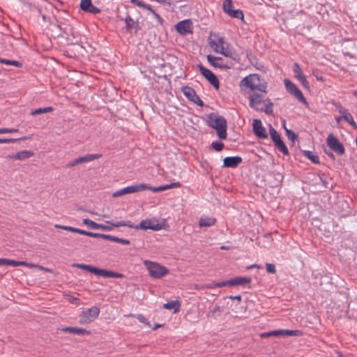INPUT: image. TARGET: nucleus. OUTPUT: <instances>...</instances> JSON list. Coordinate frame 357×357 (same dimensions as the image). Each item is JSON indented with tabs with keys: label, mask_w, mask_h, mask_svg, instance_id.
<instances>
[{
	"label": "nucleus",
	"mask_w": 357,
	"mask_h": 357,
	"mask_svg": "<svg viewBox=\"0 0 357 357\" xmlns=\"http://www.w3.org/2000/svg\"><path fill=\"white\" fill-rule=\"evenodd\" d=\"M240 86L243 89H249L252 91H259L267 93V84L266 82H261V77L257 74H250L244 77L240 82Z\"/></svg>",
	"instance_id": "obj_1"
},
{
	"label": "nucleus",
	"mask_w": 357,
	"mask_h": 357,
	"mask_svg": "<svg viewBox=\"0 0 357 357\" xmlns=\"http://www.w3.org/2000/svg\"><path fill=\"white\" fill-rule=\"evenodd\" d=\"M143 264L147 269L149 275L154 279H160L167 275L169 272L167 268L158 262L144 260Z\"/></svg>",
	"instance_id": "obj_2"
},
{
	"label": "nucleus",
	"mask_w": 357,
	"mask_h": 357,
	"mask_svg": "<svg viewBox=\"0 0 357 357\" xmlns=\"http://www.w3.org/2000/svg\"><path fill=\"white\" fill-rule=\"evenodd\" d=\"M208 123L216 130V134H227V121L222 116L214 113L210 114Z\"/></svg>",
	"instance_id": "obj_3"
},
{
	"label": "nucleus",
	"mask_w": 357,
	"mask_h": 357,
	"mask_svg": "<svg viewBox=\"0 0 357 357\" xmlns=\"http://www.w3.org/2000/svg\"><path fill=\"white\" fill-rule=\"evenodd\" d=\"M284 84L286 90L292 96H294L301 103L307 105V102L304 97L302 91L297 87V86L294 84L289 79H285L284 80Z\"/></svg>",
	"instance_id": "obj_4"
},
{
	"label": "nucleus",
	"mask_w": 357,
	"mask_h": 357,
	"mask_svg": "<svg viewBox=\"0 0 357 357\" xmlns=\"http://www.w3.org/2000/svg\"><path fill=\"white\" fill-rule=\"evenodd\" d=\"M99 312V308L96 306L84 310L80 314L79 323L84 324L91 322L98 316Z\"/></svg>",
	"instance_id": "obj_5"
},
{
	"label": "nucleus",
	"mask_w": 357,
	"mask_h": 357,
	"mask_svg": "<svg viewBox=\"0 0 357 357\" xmlns=\"http://www.w3.org/2000/svg\"><path fill=\"white\" fill-rule=\"evenodd\" d=\"M197 67L200 73L206 78V79L215 89H219V80L216 75L210 70L205 68L202 64H198Z\"/></svg>",
	"instance_id": "obj_6"
},
{
	"label": "nucleus",
	"mask_w": 357,
	"mask_h": 357,
	"mask_svg": "<svg viewBox=\"0 0 357 357\" xmlns=\"http://www.w3.org/2000/svg\"><path fill=\"white\" fill-rule=\"evenodd\" d=\"M146 189H149V185L143 183L128 186L121 190H117L115 192H113V197L123 196L126 194L140 192Z\"/></svg>",
	"instance_id": "obj_7"
},
{
	"label": "nucleus",
	"mask_w": 357,
	"mask_h": 357,
	"mask_svg": "<svg viewBox=\"0 0 357 357\" xmlns=\"http://www.w3.org/2000/svg\"><path fill=\"white\" fill-rule=\"evenodd\" d=\"M181 91L184 96L191 102L197 105L199 107L204 106L203 101L199 98L196 91L190 86H183L181 87Z\"/></svg>",
	"instance_id": "obj_8"
},
{
	"label": "nucleus",
	"mask_w": 357,
	"mask_h": 357,
	"mask_svg": "<svg viewBox=\"0 0 357 357\" xmlns=\"http://www.w3.org/2000/svg\"><path fill=\"white\" fill-rule=\"evenodd\" d=\"M266 93H264L260 92L254 91L252 95L249 97V105L252 109L258 111L261 107V104H263L265 100V95Z\"/></svg>",
	"instance_id": "obj_9"
},
{
	"label": "nucleus",
	"mask_w": 357,
	"mask_h": 357,
	"mask_svg": "<svg viewBox=\"0 0 357 357\" xmlns=\"http://www.w3.org/2000/svg\"><path fill=\"white\" fill-rule=\"evenodd\" d=\"M134 228L137 229L158 231L162 229V225L155 219H146L142 220L139 225L134 227Z\"/></svg>",
	"instance_id": "obj_10"
},
{
	"label": "nucleus",
	"mask_w": 357,
	"mask_h": 357,
	"mask_svg": "<svg viewBox=\"0 0 357 357\" xmlns=\"http://www.w3.org/2000/svg\"><path fill=\"white\" fill-rule=\"evenodd\" d=\"M328 146L338 155H343L345 149L342 144L334 135H328L327 138Z\"/></svg>",
	"instance_id": "obj_11"
},
{
	"label": "nucleus",
	"mask_w": 357,
	"mask_h": 357,
	"mask_svg": "<svg viewBox=\"0 0 357 357\" xmlns=\"http://www.w3.org/2000/svg\"><path fill=\"white\" fill-rule=\"evenodd\" d=\"M338 111L340 114V116L337 119V121L344 120V121H347V123H349L351 126H352V127L355 130H357V125L355 123L351 114L349 113L347 109L342 107V106L339 107Z\"/></svg>",
	"instance_id": "obj_12"
},
{
	"label": "nucleus",
	"mask_w": 357,
	"mask_h": 357,
	"mask_svg": "<svg viewBox=\"0 0 357 357\" xmlns=\"http://www.w3.org/2000/svg\"><path fill=\"white\" fill-rule=\"evenodd\" d=\"M192 22L190 20H184L180 21L176 24V30L181 35H186L192 33Z\"/></svg>",
	"instance_id": "obj_13"
},
{
	"label": "nucleus",
	"mask_w": 357,
	"mask_h": 357,
	"mask_svg": "<svg viewBox=\"0 0 357 357\" xmlns=\"http://www.w3.org/2000/svg\"><path fill=\"white\" fill-rule=\"evenodd\" d=\"M272 142L277 149L280 151L284 155L289 154L287 146L284 142L282 139L281 135H271Z\"/></svg>",
	"instance_id": "obj_14"
},
{
	"label": "nucleus",
	"mask_w": 357,
	"mask_h": 357,
	"mask_svg": "<svg viewBox=\"0 0 357 357\" xmlns=\"http://www.w3.org/2000/svg\"><path fill=\"white\" fill-rule=\"evenodd\" d=\"M208 62L215 68H219L221 69H229V66L223 63V59L222 57L215 56L211 54H208L206 56Z\"/></svg>",
	"instance_id": "obj_15"
},
{
	"label": "nucleus",
	"mask_w": 357,
	"mask_h": 357,
	"mask_svg": "<svg viewBox=\"0 0 357 357\" xmlns=\"http://www.w3.org/2000/svg\"><path fill=\"white\" fill-rule=\"evenodd\" d=\"M33 155V153L31 151L24 150L15 153L8 155L7 158L12 160H24Z\"/></svg>",
	"instance_id": "obj_16"
},
{
	"label": "nucleus",
	"mask_w": 357,
	"mask_h": 357,
	"mask_svg": "<svg viewBox=\"0 0 357 357\" xmlns=\"http://www.w3.org/2000/svg\"><path fill=\"white\" fill-rule=\"evenodd\" d=\"M242 160V158L240 156L226 157L223 160V166L225 167L235 168Z\"/></svg>",
	"instance_id": "obj_17"
},
{
	"label": "nucleus",
	"mask_w": 357,
	"mask_h": 357,
	"mask_svg": "<svg viewBox=\"0 0 357 357\" xmlns=\"http://www.w3.org/2000/svg\"><path fill=\"white\" fill-rule=\"evenodd\" d=\"M80 7L83 10L91 13H97L100 11L98 8L92 5L91 0H81Z\"/></svg>",
	"instance_id": "obj_18"
},
{
	"label": "nucleus",
	"mask_w": 357,
	"mask_h": 357,
	"mask_svg": "<svg viewBox=\"0 0 357 357\" xmlns=\"http://www.w3.org/2000/svg\"><path fill=\"white\" fill-rule=\"evenodd\" d=\"M61 331L65 333H68L70 334H75L78 335H89L90 333V332L86 331V329L77 327H65L63 328Z\"/></svg>",
	"instance_id": "obj_19"
},
{
	"label": "nucleus",
	"mask_w": 357,
	"mask_h": 357,
	"mask_svg": "<svg viewBox=\"0 0 357 357\" xmlns=\"http://www.w3.org/2000/svg\"><path fill=\"white\" fill-rule=\"evenodd\" d=\"M216 220L213 217L202 215L199 220V227H211L215 225Z\"/></svg>",
	"instance_id": "obj_20"
},
{
	"label": "nucleus",
	"mask_w": 357,
	"mask_h": 357,
	"mask_svg": "<svg viewBox=\"0 0 357 357\" xmlns=\"http://www.w3.org/2000/svg\"><path fill=\"white\" fill-rule=\"evenodd\" d=\"M251 282V279L250 278L246 277H237L234 279L229 280V286H234V285H243L248 284Z\"/></svg>",
	"instance_id": "obj_21"
},
{
	"label": "nucleus",
	"mask_w": 357,
	"mask_h": 357,
	"mask_svg": "<svg viewBox=\"0 0 357 357\" xmlns=\"http://www.w3.org/2000/svg\"><path fill=\"white\" fill-rule=\"evenodd\" d=\"M101 156L100 154H88L82 157L75 158V163L81 164L92 161L95 159H98Z\"/></svg>",
	"instance_id": "obj_22"
},
{
	"label": "nucleus",
	"mask_w": 357,
	"mask_h": 357,
	"mask_svg": "<svg viewBox=\"0 0 357 357\" xmlns=\"http://www.w3.org/2000/svg\"><path fill=\"white\" fill-rule=\"evenodd\" d=\"M225 40L222 37H218L217 38V40H211L209 38V46L213 49V50L215 52V50H219L221 47H224Z\"/></svg>",
	"instance_id": "obj_23"
},
{
	"label": "nucleus",
	"mask_w": 357,
	"mask_h": 357,
	"mask_svg": "<svg viewBox=\"0 0 357 357\" xmlns=\"http://www.w3.org/2000/svg\"><path fill=\"white\" fill-rule=\"evenodd\" d=\"M252 130L254 134H266V130L263 127L259 119H254L252 122Z\"/></svg>",
	"instance_id": "obj_24"
},
{
	"label": "nucleus",
	"mask_w": 357,
	"mask_h": 357,
	"mask_svg": "<svg viewBox=\"0 0 357 357\" xmlns=\"http://www.w3.org/2000/svg\"><path fill=\"white\" fill-rule=\"evenodd\" d=\"M264 106H261L258 111L265 112L266 114H271L273 112V103L268 98H266L263 103Z\"/></svg>",
	"instance_id": "obj_25"
},
{
	"label": "nucleus",
	"mask_w": 357,
	"mask_h": 357,
	"mask_svg": "<svg viewBox=\"0 0 357 357\" xmlns=\"http://www.w3.org/2000/svg\"><path fill=\"white\" fill-rule=\"evenodd\" d=\"M181 304L178 301H171L165 303L163 307L167 310H174V313H177L180 310Z\"/></svg>",
	"instance_id": "obj_26"
},
{
	"label": "nucleus",
	"mask_w": 357,
	"mask_h": 357,
	"mask_svg": "<svg viewBox=\"0 0 357 357\" xmlns=\"http://www.w3.org/2000/svg\"><path fill=\"white\" fill-rule=\"evenodd\" d=\"M53 110H54V108L52 107H40V108H38V109H36L31 111V114L32 116L40 115L42 114L51 112Z\"/></svg>",
	"instance_id": "obj_27"
},
{
	"label": "nucleus",
	"mask_w": 357,
	"mask_h": 357,
	"mask_svg": "<svg viewBox=\"0 0 357 357\" xmlns=\"http://www.w3.org/2000/svg\"><path fill=\"white\" fill-rule=\"evenodd\" d=\"M26 264H27V262H26V261L3 259V266L6 265V266H12L16 267V266H24Z\"/></svg>",
	"instance_id": "obj_28"
},
{
	"label": "nucleus",
	"mask_w": 357,
	"mask_h": 357,
	"mask_svg": "<svg viewBox=\"0 0 357 357\" xmlns=\"http://www.w3.org/2000/svg\"><path fill=\"white\" fill-rule=\"evenodd\" d=\"M303 154L310 160L314 164L319 163V159L317 155L314 154L313 152L310 151H303Z\"/></svg>",
	"instance_id": "obj_29"
},
{
	"label": "nucleus",
	"mask_w": 357,
	"mask_h": 357,
	"mask_svg": "<svg viewBox=\"0 0 357 357\" xmlns=\"http://www.w3.org/2000/svg\"><path fill=\"white\" fill-rule=\"evenodd\" d=\"M73 266L77 267L78 268L86 271L88 272H90L91 273H95L96 267L92 266L91 265H87L84 264H74Z\"/></svg>",
	"instance_id": "obj_30"
},
{
	"label": "nucleus",
	"mask_w": 357,
	"mask_h": 357,
	"mask_svg": "<svg viewBox=\"0 0 357 357\" xmlns=\"http://www.w3.org/2000/svg\"><path fill=\"white\" fill-rule=\"evenodd\" d=\"M229 17L236 19H241L243 20L244 15L241 10L236 9V10H231L229 13H227Z\"/></svg>",
	"instance_id": "obj_31"
},
{
	"label": "nucleus",
	"mask_w": 357,
	"mask_h": 357,
	"mask_svg": "<svg viewBox=\"0 0 357 357\" xmlns=\"http://www.w3.org/2000/svg\"><path fill=\"white\" fill-rule=\"evenodd\" d=\"M94 274L98 276H102L106 278H112V271L109 270H105L96 268Z\"/></svg>",
	"instance_id": "obj_32"
},
{
	"label": "nucleus",
	"mask_w": 357,
	"mask_h": 357,
	"mask_svg": "<svg viewBox=\"0 0 357 357\" xmlns=\"http://www.w3.org/2000/svg\"><path fill=\"white\" fill-rule=\"evenodd\" d=\"M215 52L221 54L227 57L233 58V52L228 47H221L219 50H215Z\"/></svg>",
	"instance_id": "obj_33"
},
{
	"label": "nucleus",
	"mask_w": 357,
	"mask_h": 357,
	"mask_svg": "<svg viewBox=\"0 0 357 357\" xmlns=\"http://www.w3.org/2000/svg\"><path fill=\"white\" fill-rule=\"evenodd\" d=\"M293 72H294L295 77H296L297 79H299L301 77H305L299 65L296 63L294 64Z\"/></svg>",
	"instance_id": "obj_34"
},
{
	"label": "nucleus",
	"mask_w": 357,
	"mask_h": 357,
	"mask_svg": "<svg viewBox=\"0 0 357 357\" xmlns=\"http://www.w3.org/2000/svg\"><path fill=\"white\" fill-rule=\"evenodd\" d=\"M301 334L298 330H284L282 329V335L284 336H298Z\"/></svg>",
	"instance_id": "obj_35"
},
{
	"label": "nucleus",
	"mask_w": 357,
	"mask_h": 357,
	"mask_svg": "<svg viewBox=\"0 0 357 357\" xmlns=\"http://www.w3.org/2000/svg\"><path fill=\"white\" fill-rule=\"evenodd\" d=\"M130 3L137 6L139 8L146 9L148 10H151V6L149 4H146L141 0H130Z\"/></svg>",
	"instance_id": "obj_36"
},
{
	"label": "nucleus",
	"mask_w": 357,
	"mask_h": 357,
	"mask_svg": "<svg viewBox=\"0 0 357 357\" xmlns=\"http://www.w3.org/2000/svg\"><path fill=\"white\" fill-rule=\"evenodd\" d=\"M282 335V330L273 331L270 332L263 333L260 335V336L263 338L269 337L272 336H279Z\"/></svg>",
	"instance_id": "obj_37"
},
{
	"label": "nucleus",
	"mask_w": 357,
	"mask_h": 357,
	"mask_svg": "<svg viewBox=\"0 0 357 357\" xmlns=\"http://www.w3.org/2000/svg\"><path fill=\"white\" fill-rule=\"evenodd\" d=\"M83 223L86 225L89 229H98V223L93 222V220L85 218L83 220Z\"/></svg>",
	"instance_id": "obj_38"
},
{
	"label": "nucleus",
	"mask_w": 357,
	"mask_h": 357,
	"mask_svg": "<svg viewBox=\"0 0 357 357\" xmlns=\"http://www.w3.org/2000/svg\"><path fill=\"white\" fill-rule=\"evenodd\" d=\"M0 63H4L6 65H13L15 67H20L22 66V63L17 61L8 60V59H0Z\"/></svg>",
	"instance_id": "obj_39"
},
{
	"label": "nucleus",
	"mask_w": 357,
	"mask_h": 357,
	"mask_svg": "<svg viewBox=\"0 0 357 357\" xmlns=\"http://www.w3.org/2000/svg\"><path fill=\"white\" fill-rule=\"evenodd\" d=\"M29 139V137L24 136L23 137L14 139V138H6V139H0V143H10V142H15L17 141H22V140H26Z\"/></svg>",
	"instance_id": "obj_40"
},
{
	"label": "nucleus",
	"mask_w": 357,
	"mask_h": 357,
	"mask_svg": "<svg viewBox=\"0 0 357 357\" xmlns=\"http://www.w3.org/2000/svg\"><path fill=\"white\" fill-rule=\"evenodd\" d=\"M130 316L136 317L141 323L150 326V323L144 315L138 314L137 315L130 314Z\"/></svg>",
	"instance_id": "obj_41"
},
{
	"label": "nucleus",
	"mask_w": 357,
	"mask_h": 357,
	"mask_svg": "<svg viewBox=\"0 0 357 357\" xmlns=\"http://www.w3.org/2000/svg\"><path fill=\"white\" fill-rule=\"evenodd\" d=\"M126 27L128 29H131L133 25L135 24V22L132 19L130 15H128L125 20Z\"/></svg>",
	"instance_id": "obj_42"
},
{
	"label": "nucleus",
	"mask_w": 357,
	"mask_h": 357,
	"mask_svg": "<svg viewBox=\"0 0 357 357\" xmlns=\"http://www.w3.org/2000/svg\"><path fill=\"white\" fill-rule=\"evenodd\" d=\"M229 280H227V281H224V282H216V283H213L211 284H209L208 285V288H213L215 287H224V286H226V285H229Z\"/></svg>",
	"instance_id": "obj_43"
},
{
	"label": "nucleus",
	"mask_w": 357,
	"mask_h": 357,
	"mask_svg": "<svg viewBox=\"0 0 357 357\" xmlns=\"http://www.w3.org/2000/svg\"><path fill=\"white\" fill-rule=\"evenodd\" d=\"M120 226H128L130 228H134V226L130 224V222H113V227H119Z\"/></svg>",
	"instance_id": "obj_44"
},
{
	"label": "nucleus",
	"mask_w": 357,
	"mask_h": 357,
	"mask_svg": "<svg viewBox=\"0 0 357 357\" xmlns=\"http://www.w3.org/2000/svg\"><path fill=\"white\" fill-rule=\"evenodd\" d=\"M212 147L217 151H220L223 149V144L219 142H213L211 144Z\"/></svg>",
	"instance_id": "obj_45"
},
{
	"label": "nucleus",
	"mask_w": 357,
	"mask_h": 357,
	"mask_svg": "<svg viewBox=\"0 0 357 357\" xmlns=\"http://www.w3.org/2000/svg\"><path fill=\"white\" fill-rule=\"evenodd\" d=\"M113 242L121 243L123 245H129L130 244V241L128 240H126L124 238H121L116 237L114 236H113Z\"/></svg>",
	"instance_id": "obj_46"
},
{
	"label": "nucleus",
	"mask_w": 357,
	"mask_h": 357,
	"mask_svg": "<svg viewBox=\"0 0 357 357\" xmlns=\"http://www.w3.org/2000/svg\"><path fill=\"white\" fill-rule=\"evenodd\" d=\"M266 267L267 273H271V274L275 273L276 270H275V267L274 264L268 263L266 264Z\"/></svg>",
	"instance_id": "obj_47"
},
{
	"label": "nucleus",
	"mask_w": 357,
	"mask_h": 357,
	"mask_svg": "<svg viewBox=\"0 0 357 357\" xmlns=\"http://www.w3.org/2000/svg\"><path fill=\"white\" fill-rule=\"evenodd\" d=\"M180 185H181L180 183L175 182V183H172L167 184V185H163V188H164V190H166L179 187Z\"/></svg>",
	"instance_id": "obj_48"
},
{
	"label": "nucleus",
	"mask_w": 357,
	"mask_h": 357,
	"mask_svg": "<svg viewBox=\"0 0 357 357\" xmlns=\"http://www.w3.org/2000/svg\"><path fill=\"white\" fill-rule=\"evenodd\" d=\"M149 11L153 15L154 17L156 19L158 22H159L160 24L163 23V19L152 8L151 10H149Z\"/></svg>",
	"instance_id": "obj_49"
},
{
	"label": "nucleus",
	"mask_w": 357,
	"mask_h": 357,
	"mask_svg": "<svg viewBox=\"0 0 357 357\" xmlns=\"http://www.w3.org/2000/svg\"><path fill=\"white\" fill-rule=\"evenodd\" d=\"M232 9H233L232 2L231 3H228V4H222V10L226 14L229 13V11Z\"/></svg>",
	"instance_id": "obj_50"
},
{
	"label": "nucleus",
	"mask_w": 357,
	"mask_h": 357,
	"mask_svg": "<svg viewBox=\"0 0 357 357\" xmlns=\"http://www.w3.org/2000/svg\"><path fill=\"white\" fill-rule=\"evenodd\" d=\"M301 84L302 85L305 87V88H307L308 89L309 88V83L305 77H301V79H298Z\"/></svg>",
	"instance_id": "obj_51"
},
{
	"label": "nucleus",
	"mask_w": 357,
	"mask_h": 357,
	"mask_svg": "<svg viewBox=\"0 0 357 357\" xmlns=\"http://www.w3.org/2000/svg\"><path fill=\"white\" fill-rule=\"evenodd\" d=\"M55 227L56 228H60V229H64V230H66V231H71V232H73V227L62 226V225H56Z\"/></svg>",
	"instance_id": "obj_52"
},
{
	"label": "nucleus",
	"mask_w": 357,
	"mask_h": 357,
	"mask_svg": "<svg viewBox=\"0 0 357 357\" xmlns=\"http://www.w3.org/2000/svg\"><path fill=\"white\" fill-rule=\"evenodd\" d=\"M149 190H151V191L155 192L164 190L163 185H160V186L156 187V188H151V187L149 186Z\"/></svg>",
	"instance_id": "obj_53"
},
{
	"label": "nucleus",
	"mask_w": 357,
	"mask_h": 357,
	"mask_svg": "<svg viewBox=\"0 0 357 357\" xmlns=\"http://www.w3.org/2000/svg\"><path fill=\"white\" fill-rule=\"evenodd\" d=\"M17 130H9L7 128L0 129V134H3L6 132H17Z\"/></svg>",
	"instance_id": "obj_54"
},
{
	"label": "nucleus",
	"mask_w": 357,
	"mask_h": 357,
	"mask_svg": "<svg viewBox=\"0 0 357 357\" xmlns=\"http://www.w3.org/2000/svg\"><path fill=\"white\" fill-rule=\"evenodd\" d=\"M285 121H282V125H283V127L285 130V132H286V134H296L294 132H293L292 130L288 129L286 126H285Z\"/></svg>",
	"instance_id": "obj_55"
},
{
	"label": "nucleus",
	"mask_w": 357,
	"mask_h": 357,
	"mask_svg": "<svg viewBox=\"0 0 357 357\" xmlns=\"http://www.w3.org/2000/svg\"><path fill=\"white\" fill-rule=\"evenodd\" d=\"M285 121H282V125H283V127L285 130V132H286V134H296L294 132H293L292 130L288 129L286 126H285Z\"/></svg>",
	"instance_id": "obj_56"
},
{
	"label": "nucleus",
	"mask_w": 357,
	"mask_h": 357,
	"mask_svg": "<svg viewBox=\"0 0 357 357\" xmlns=\"http://www.w3.org/2000/svg\"><path fill=\"white\" fill-rule=\"evenodd\" d=\"M87 236H91V237H96V238L99 237L100 238V234L88 231Z\"/></svg>",
	"instance_id": "obj_57"
},
{
	"label": "nucleus",
	"mask_w": 357,
	"mask_h": 357,
	"mask_svg": "<svg viewBox=\"0 0 357 357\" xmlns=\"http://www.w3.org/2000/svg\"><path fill=\"white\" fill-rule=\"evenodd\" d=\"M268 134H278L276 130L269 124V133Z\"/></svg>",
	"instance_id": "obj_58"
},
{
	"label": "nucleus",
	"mask_w": 357,
	"mask_h": 357,
	"mask_svg": "<svg viewBox=\"0 0 357 357\" xmlns=\"http://www.w3.org/2000/svg\"><path fill=\"white\" fill-rule=\"evenodd\" d=\"M37 268H38V269H40V270H42V271H45V272H49V273H51V272H52L51 269H50V268H46V267L41 266H40V265H38V266H37Z\"/></svg>",
	"instance_id": "obj_59"
},
{
	"label": "nucleus",
	"mask_w": 357,
	"mask_h": 357,
	"mask_svg": "<svg viewBox=\"0 0 357 357\" xmlns=\"http://www.w3.org/2000/svg\"><path fill=\"white\" fill-rule=\"evenodd\" d=\"M76 165H77V163H75V159L74 160H73L72 162L68 163L66 165V167H74Z\"/></svg>",
	"instance_id": "obj_60"
},
{
	"label": "nucleus",
	"mask_w": 357,
	"mask_h": 357,
	"mask_svg": "<svg viewBox=\"0 0 357 357\" xmlns=\"http://www.w3.org/2000/svg\"><path fill=\"white\" fill-rule=\"evenodd\" d=\"M102 238L108 239L112 241V236L111 235H106V234H100V237Z\"/></svg>",
	"instance_id": "obj_61"
},
{
	"label": "nucleus",
	"mask_w": 357,
	"mask_h": 357,
	"mask_svg": "<svg viewBox=\"0 0 357 357\" xmlns=\"http://www.w3.org/2000/svg\"><path fill=\"white\" fill-rule=\"evenodd\" d=\"M325 152L331 159L335 160V156L332 152H328L327 151H325Z\"/></svg>",
	"instance_id": "obj_62"
},
{
	"label": "nucleus",
	"mask_w": 357,
	"mask_h": 357,
	"mask_svg": "<svg viewBox=\"0 0 357 357\" xmlns=\"http://www.w3.org/2000/svg\"><path fill=\"white\" fill-rule=\"evenodd\" d=\"M38 265L37 264H29V263H27L26 265H24V266H27V267H29V268H37Z\"/></svg>",
	"instance_id": "obj_63"
},
{
	"label": "nucleus",
	"mask_w": 357,
	"mask_h": 357,
	"mask_svg": "<svg viewBox=\"0 0 357 357\" xmlns=\"http://www.w3.org/2000/svg\"><path fill=\"white\" fill-rule=\"evenodd\" d=\"M289 139H291L292 142H294V140L297 138L298 135H288Z\"/></svg>",
	"instance_id": "obj_64"
}]
</instances>
